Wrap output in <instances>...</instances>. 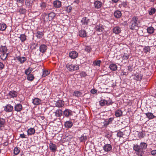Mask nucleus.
Listing matches in <instances>:
<instances>
[{
	"label": "nucleus",
	"mask_w": 156,
	"mask_h": 156,
	"mask_svg": "<svg viewBox=\"0 0 156 156\" xmlns=\"http://www.w3.org/2000/svg\"><path fill=\"white\" fill-rule=\"evenodd\" d=\"M139 23L140 21L137 17L134 16L129 23V27L131 30H137L139 27Z\"/></svg>",
	"instance_id": "1"
},
{
	"label": "nucleus",
	"mask_w": 156,
	"mask_h": 156,
	"mask_svg": "<svg viewBox=\"0 0 156 156\" xmlns=\"http://www.w3.org/2000/svg\"><path fill=\"white\" fill-rule=\"evenodd\" d=\"M66 67L67 70L71 72L72 71L77 70L79 69L78 65H74L71 62L67 64Z\"/></svg>",
	"instance_id": "2"
},
{
	"label": "nucleus",
	"mask_w": 156,
	"mask_h": 156,
	"mask_svg": "<svg viewBox=\"0 0 156 156\" xmlns=\"http://www.w3.org/2000/svg\"><path fill=\"white\" fill-rule=\"evenodd\" d=\"M18 93L15 90H12L9 91L7 94V96L10 98L14 99L17 97Z\"/></svg>",
	"instance_id": "3"
},
{
	"label": "nucleus",
	"mask_w": 156,
	"mask_h": 156,
	"mask_svg": "<svg viewBox=\"0 0 156 156\" xmlns=\"http://www.w3.org/2000/svg\"><path fill=\"white\" fill-rule=\"evenodd\" d=\"M100 105L101 106H105L107 105H109L112 104V102L111 100H109L108 101L104 99H101L99 101Z\"/></svg>",
	"instance_id": "4"
},
{
	"label": "nucleus",
	"mask_w": 156,
	"mask_h": 156,
	"mask_svg": "<svg viewBox=\"0 0 156 156\" xmlns=\"http://www.w3.org/2000/svg\"><path fill=\"white\" fill-rule=\"evenodd\" d=\"M42 19L43 21L45 23L50 21L48 13L46 12L44 13L42 15Z\"/></svg>",
	"instance_id": "5"
},
{
	"label": "nucleus",
	"mask_w": 156,
	"mask_h": 156,
	"mask_svg": "<svg viewBox=\"0 0 156 156\" xmlns=\"http://www.w3.org/2000/svg\"><path fill=\"white\" fill-rule=\"evenodd\" d=\"M13 107L10 104H7L4 107V110L7 112H12L13 109Z\"/></svg>",
	"instance_id": "6"
},
{
	"label": "nucleus",
	"mask_w": 156,
	"mask_h": 156,
	"mask_svg": "<svg viewBox=\"0 0 156 156\" xmlns=\"http://www.w3.org/2000/svg\"><path fill=\"white\" fill-rule=\"evenodd\" d=\"M22 105L20 103L16 104L14 107V110L17 112H20L23 109Z\"/></svg>",
	"instance_id": "7"
},
{
	"label": "nucleus",
	"mask_w": 156,
	"mask_h": 156,
	"mask_svg": "<svg viewBox=\"0 0 156 156\" xmlns=\"http://www.w3.org/2000/svg\"><path fill=\"white\" fill-rule=\"evenodd\" d=\"M53 5L55 8H60L62 6V2L58 0H56L53 2Z\"/></svg>",
	"instance_id": "8"
},
{
	"label": "nucleus",
	"mask_w": 156,
	"mask_h": 156,
	"mask_svg": "<svg viewBox=\"0 0 156 156\" xmlns=\"http://www.w3.org/2000/svg\"><path fill=\"white\" fill-rule=\"evenodd\" d=\"M133 149L136 152L142 153L143 152V151L142 150L140 146L137 144L134 145Z\"/></svg>",
	"instance_id": "9"
},
{
	"label": "nucleus",
	"mask_w": 156,
	"mask_h": 156,
	"mask_svg": "<svg viewBox=\"0 0 156 156\" xmlns=\"http://www.w3.org/2000/svg\"><path fill=\"white\" fill-rule=\"evenodd\" d=\"M64 115L66 117L70 116L73 115V112L71 110L66 109L63 112Z\"/></svg>",
	"instance_id": "10"
},
{
	"label": "nucleus",
	"mask_w": 156,
	"mask_h": 156,
	"mask_svg": "<svg viewBox=\"0 0 156 156\" xmlns=\"http://www.w3.org/2000/svg\"><path fill=\"white\" fill-rule=\"evenodd\" d=\"M69 57L72 59H75L78 56V53L75 51H72L69 54Z\"/></svg>",
	"instance_id": "11"
},
{
	"label": "nucleus",
	"mask_w": 156,
	"mask_h": 156,
	"mask_svg": "<svg viewBox=\"0 0 156 156\" xmlns=\"http://www.w3.org/2000/svg\"><path fill=\"white\" fill-rule=\"evenodd\" d=\"M47 48L48 47L46 45L44 44H41L40 46L39 51L41 52L44 53L46 51Z\"/></svg>",
	"instance_id": "12"
},
{
	"label": "nucleus",
	"mask_w": 156,
	"mask_h": 156,
	"mask_svg": "<svg viewBox=\"0 0 156 156\" xmlns=\"http://www.w3.org/2000/svg\"><path fill=\"white\" fill-rule=\"evenodd\" d=\"M112 145L109 144H105L103 147V150L106 152L110 151L112 150Z\"/></svg>",
	"instance_id": "13"
},
{
	"label": "nucleus",
	"mask_w": 156,
	"mask_h": 156,
	"mask_svg": "<svg viewBox=\"0 0 156 156\" xmlns=\"http://www.w3.org/2000/svg\"><path fill=\"white\" fill-rule=\"evenodd\" d=\"M143 76L140 74L136 73L134 75V80L137 81H140L142 78Z\"/></svg>",
	"instance_id": "14"
},
{
	"label": "nucleus",
	"mask_w": 156,
	"mask_h": 156,
	"mask_svg": "<svg viewBox=\"0 0 156 156\" xmlns=\"http://www.w3.org/2000/svg\"><path fill=\"white\" fill-rule=\"evenodd\" d=\"M35 0H26L25 4L26 6L30 8L33 4Z\"/></svg>",
	"instance_id": "15"
},
{
	"label": "nucleus",
	"mask_w": 156,
	"mask_h": 156,
	"mask_svg": "<svg viewBox=\"0 0 156 156\" xmlns=\"http://www.w3.org/2000/svg\"><path fill=\"white\" fill-rule=\"evenodd\" d=\"M55 105L56 107L58 108L62 107L64 105V102L62 100H59L56 102Z\"/></svg>",
	"instance_id": "16"
},
{
	"label": "nucleus",
	"mask_w": 156,
	"mask_h": 156,
	"mask_svg": "<svg viewBox=\"0 0 156 156\" xmlns=\"http://www.w3.org/2000/svg\"><path fill=\"white\" fill-rule=\"evenodd\" d=\"M94 6L96 9H100L102 6V2L99 1H96L94 3Z\"/></svg>",
	"instance_id": "17"
},
{
	"label": "nucleus",
	"mask_w": 156,
	"mask_h": 156,
	"mask_svg": "<svg viewBox=\"0 0 156 156\" xmlns=\"http://www.w3.org/2000/svg\"><path fill=\"white\" fill-rule=\"evenodd\" d=\"M90 22V20L87 17H83L81 22L82 25H87Z\"/></svg>",
	"instance_id": "18"
},
{
	"label": "nucleus",
	"mask_w": 156,
	"mask_h": 156,
	"mask_svg": "<svg viewBox=\"0 0 156 156\" xmlns=\"http://www.w3.org/2000/svg\"><path fill=\"white\" fill-rule=\"evenodd\" d=\"M49 147L50 150L52 151L55 152L56 151L57 147L55 144L51 143L49 144Z\"/></svg>",
	"instance_id": "19"
},
{
	"label": "nucleus",
	"mask_w": 156,
	"mask_h": 156,
	"mask_svg": "<svg viewBox=\"0 0 156 156\" xmlns=\"http://www.w3.org/2000/svg\"><path fill=\"white\" fill-rule=\"evenodd\" d=\"M62 111L60 108L56 110V111L54 112L55 116L57 117L61 116L62 114Z\"/></svg>",
	"instance_id": "20"
},
{
	"label": "nucleus",
	"mask_w": 156,
	"mask_h": 156,
	"mask_svg": "<svg viewBox=\"0 0 156 156\" xmlns=\"http://www.w3.org/2000/svg\"><path fill=\"white\" fill-rule=\"evenodd\" d=\"M121 31L120 28L119 27L116 26L114 27L113 29V33L116 34H118Z\"/></svg>",
	"instance_id": "21"
},
{
	"label": "nucleus",
	"mask_w": 156,
	"mask_h": 156,
	"mask_svg": "<svg viewBox=\"0 0 156 156\" xmlns=\"http://www.w3.org/2000/svg\"><path fill=\"white\" fill-rule=\"evenodd\" d=\"M5 119L2 118H0V129H2V128L5 126Z\"/></svg>",
	"instance_id": "22"
},
{
	"label": "nucleus",
	"mask_w": 156,
	"mask_h": 156,
	"mask_svg": "<svg viewBox=\"0 0 156 156\" xmlns=\"http://www.w3.org/2000/svg\"><path fill=\"white\" fill-rule=\"evenodd\" d=\"M114 15L116 18H119L121 16L122 13L121 11L116 10L114 12Z\"/></svg>",
	"instance_id": "23"
},
{
	"label": "nucleus",
	"mask_w": 156,
	"mask_h": 156,
	"mask_svg": "<svg viewBox=\"0 0 156 156\" xmlns=\"http://www.w3.org/2000/svg\"><path fill=\"white\" fill-rule=\"evenodd\" d=\"M73 123L70 121H67L65 123L64 125L66 128H70L72 126Z\"/></svg>",
	"instance_id": "24"
},
{
	"label": "nucleus",
	"mask_w": 156,
	"mask_h": 156,
	"mask_svg": "<svg viewBox=\"0 0 156 156\" xmlns=\"http://www.w3.org/2000/svg\"><path fill=\"white\" fill-rule=\"evenodd\" d=\"M79 36L83 37H85L87 36V34L86 31L84 30H82L79 31Z\"/></svg>",
	"instance_id": "25"
},
{
	"label": "nucleus",
	"mask_w": 156,
	"mask_h": 156,
	"mask_svg": "<svg viewBox=\"0 0 156 156\" xmlns=\"http://www.w3.org/2000/svg\"><path fill=\"white\" fill-rule=\"evenodd\" d=\"M35 132V130L34 128H31L28 129L27 131V134L28 135H31L34 134Z\"/></svg>",
	"instance_id": "26"
},
{
	"label": "nucleus",
	"mask_w": 156,
	"mask_h": 156,
	"mask_svg": "<svg viewBox=\"0 0 156 156\" xmlns=\"http://www.w3.org/2000/svg\"><path fill=\"white\" fill-rule=\"evenodd\" d=\"M18 38H20L22 42H23L27 39V36L25 34H21L20 37H18Z\"/></svg>",
	"instance_id": "27"
},
{
	"label": "nucleus",
	"mask_w": 156,
	"mask_h": 156,
	"mask_svg": "<svg viewBox=\"0 0 156 156\" xmlns=\"http://www.w3.org/2000/svg\"><path fill=\"white\" fill-rule=\"evenodd\" d=\"M109 67L111 70L115 71L117 69V66L115 64L112 63L109 65Z\"/></svg>",
	"instance_id": "28"
},
{
	"label": "nucleus",
	"mask_w": 156,
	"mask_h": 156,
	"mask_svg": "<svg viewBox=\"0 0 156 156\" xmlns=\"http://www.w3.org/2000/svg\"><path fill=\"white\" fill-rule=\"evenodd\" d=\"M44 35V33L42 32L37 31L36 34V37L38 38L41 39L42 38Z\"/></svg>",
	"instance_id": "29"
},
{
	"label": "nucleus",
	"mask_w": 156,
	"mask_h": 156,
	"mask_svg": "<svg viewBox=\"0 0 156 156\" xmlns=\"http://www.w3.org/2000/svg\"><path fill=\"white\" fill-rule=\"evenodd\" d=\"M122 112L120 109H118L115 112V115L116 117H119L121 116Z\"/></svg>",
	"instance_id": "30"
},
{
	"label": "nucleus",
	"mask_w": 156,
	"mask_h": 156,
	"mask_svg": "<svg viewBox=\"0 0 156 156\" xmlns=\"http://www.w3.org/2000/svg\"><path fill=\"white\" fill-rule=\"evenodd\" d=\"M7 27V26L5 24L3 23H0V30L4 31Z\"/></svg>",
	"instance_id": "31"
},
{
	"label": "nucleus",
	"mask_w": 156,
	"mask_h": 156,
	"mask_svg": "<svg viewBox=\"0 0 156 156\" xmlns=\"http://www.w3.org/2000/svg\"><path fill=\"white\" fill-rule=\"evenodd\" d=\"M48 14L51 21L56 16L55 13L54 12H51L48 13Z\"/></svg>",
	"instance_id": "32"
},
{
	"label": "nucleus",
	"mask_w": 156,
	"mask_h": 156,
	"mask_svg": "<svg viewBox=\"0 0 156 156\" xmlns=\"http://www.w3.org/2000/svg\"><path fill=\"white\" fill-rule=\"evenodd\" d=\"M17 59L21 63H23L27 60L26 58L24 57H19Z\"/></svg>",
	"instance_id": "33"
},
{
	"label": "nucleus",
	"mask_w": 156,
	"mask_h": 156,
	"mask_svg": "<svg viewBox=\"0 0 156 156\" xmlns=\"http://www.w3.org/2000/svg\"><path fill=\"white\" fill-rule=\"evenodd\" d=\"M7 50V49L6 46L1 45L0 47V51L2 52L3 53H6Z\"/></svg>",
	"instance_id": "34"
},
{
	"label": "nucleus",
	"mask_w": 156,
	"mask_h": 156,
	"mask_svg": "<svg viewBox=\"0 0 156 156\" xmlns=\"http://www.w3.org/2000/svg\"><path fill=\"white\" fill-rule=\"evenodd\" d=\"M8 53H4L2 54L0 56L1 59L3 60H5L8 55Z\"/></svg>",
	"instance_id": "35"
},
{
	"label": "nucleus",
	"mask_w": 156,
	"mask_h": 156,
	"mask_svg": "<svg viewBox=\"0 0 156 156\" xmlns=\"http://www.w3.org/2000/svg\"><path fill=\"white\" fill-rule=\"evenodd\" d=\"M96 29L97 31L101 32L103 31L104 28L101 25H97L96 26Z\"/></svg>",
	"instance_id": "36"
},
{
	"label": "nucleus",
	"mask_w": 156,
	"mask_h": 156,
	"mask_svg": "<svg viewBox=\"0 0 156 156\" xmlns=\"http://www.w3.org/2000/svg\"><path fill=\"white\" fill-rule=\"evenodd\" d=\"M142 151L143 150H145L147 147V144L146 143L144 142H142L140 143V145Z\"/></svg>",
	"instance_id": "37"
},
{
	"label": "nucleus",
	"mask_w": 156,
	"mask_h": 156,
	"mask_svg": "<svg viewBox=\"0 0 156 156\" xmlns=\"http://www.w3.org/2000/svg\"><path fill=\"white\" fill-rule=\"evenodd\" d=\"M40 99L36 98L33 100L32 102L35 105H38L40 103Z\"/></svg>",
	"instance_id": "38"
},
{
	"label": "nucleus",
	"mask_w": 156,
	"mask_h": 156,
	"mask_svg": "<svg viewBox=\"0 0 156 156\" xmlns=\"http://www.w3.org/2000/svg\"><path fill=\"white\" fill-rule=\"evenodd\" d=\"M147 32L150 34L153 33L154 32V29L152 27H150L147 28Z\"/></svg>",
	"instance_id": "39"
},
{
	"label": "nucleus",
	"mask_w": 156,
	"mask_h": 156,
	"mask_svg": "<svg viewBox=\"0 0 156 156\" xmlns=\"http://www.w3.org/2000/svg\"><path fill=\"white\" fill-rule=\"evenodd\" d=\"M145 115L149 119H152L154 117V116L153 114L151 112L146 113H145Z\"/></svg>",
	"instance_id": "40"
},
{
	"label": "nucleus",
	"mask_w": 156,
	"mask_h": 156,
	"mask_svg": "<svg viewBox=\"0 0 156 156\" xmlns=\"http://www.w3.org/2000/svg\"><path fill=\"white\" fill-rule=\"evenodd\" d=\"M101 62L100 60H95L93 62V64L94 66H97L100 67V64Z\"/></svg>",
	"instance_id": "41"
},
{
	"label": "nucleus",
	"mask_w": 156,
	"mask_h": 156,
	"mask_svg": "<svg viewBox=\"0 0 156 156\" xmlns=\"http://www.w3.org/2000/svg\"><path fill=\"white\" fill-rule=\"evenodd\" d=\"M32 70L33 69L32 68L29 67L28 69L25 70V73L27 75L30 74V73H31Z\"/></svg>",
	"instance_id": "42"
},
{
	"label": "nucleus",
	"mask_w": 156,
	"mask_h": 156,
	"mask_svg": "<svg viewBox=\"0 0 156 156\" xmlns=\"http://www.w3.org/2000/svg\"><path fill=\"white\" fill-rule=\"evenodd\" d=\"M82 94V93L79 91H75L74 92L73 95L77 97L80 96Z\"/></svg>",
	"instance_id": "43"
},
{
	"label": "nucleus",
	"mask_w": 156,
	"mask_h": 156,
	"mask_svg": "<svg viewBox=\"0 0 156 156\" xmlns=\"http://www.w3.org/2000/svg\"><path fill=\"white\" fill-rule=\"evenodd\" d=\"M19 12L21 14H24L26 12V10L23 8H19L18 9Z\"/></svg>",
	"instance_id": "44"
},
{
	"label": "nucleus",
	"mask_w": 156,
	"mask_h": 156,
	"mask_svg": "<svg viewBox=\"0 0 156 156\" xmlns=\"http://www.w3.org/2000/svg\"><path fill=\"white\" fill-rule=\"evenodd\" d=\"M34 78V75L32 74L27 75V79L30 81H32L33 80Z\"/></svg>",
	"instance_id": "45"
},
{
	"label": "nucleus",
	"mask_w": 156,
	"mask_h": 156,
	"mask_svg": "<svg viewBox=\"0 0 156 156\" xmlns=\"http://www.w3.org/2000/svg\"><path fill=\"white\" fill-rule=\"evenodd\" d=\"M20 151V148H19V147H15L14 150V153L15 155H16L18 154H19Z\"/></svg>",
	"instance_id": "46"
},
{
	"label": "nucleus",
	"mask_w": 156,
	"mask_h": 156,
	"mask_svg": "<svg viewBox=\"0 0 156 156\" xmlns=\"http://www.w3.org/2000/svg\"><path fill=\"white\" fill-rule=\"evenodd\" d=\"M92 50L91 47L88 46H85V47L84 50L85 51L88 53L90 52Z\"/></svg>",
	"instance_id": "47"
},
{
	"label": "nucleus",
	"mask_w": 156,
	"mask_h": 156,
	"mask_svg": "<svg viewBox=\"0 0 156 156\" xmlns=\"http://www.w3.org/2000/svg\"><path fill=\"white\" fill-rule=\"evenodd\" d=\"M150 47L149 46H145L144 48V51L145 53L150 52Z\"/></svg>",
	"instance_id": "48"
},
{
	"label": "nucleus",
	"mask_w": 156,
	"mask_h": 156,
	"mask_svg": "<svg viewBox=\"0 0 156 156\" xmlns=\"http://www.w3.org/2000/svg\"><path fill=\"white\" fill-rule=\"evenodd\" d=\"M129 57V55L127 54H125L122 56V60H127Z\"/></svg>",
	"instance_id": "49"
},
{
	"label": "nucleus",
	"mask_w": 156,
	"mask_h": 156,
	"mask_svg": "<svg viewBox=\"0 0 156 156\" xmlns=\"http://www.w3.org/2000/svg\"><path fill=\"white\" fill-rule=\"evenodd\" d=\"M87 137L86 136H84L83 135L80 138V140L81 142H85L87 139Z\"/></svg>",
	"instance_id": "50"
},
{
	"label": "nucleus",
	"mask_w": 156,
	"mask_h": 156,
	"mask_svg": "<svg viewBox=\"0 0 156 156\" xmlns=\"http://www.w3.org/2000/svg\"><path fill=\"white\" fill-rule=\"evenodd\" d=\"M156 12V9L154 8H152L151 10L148 12L149 14L151 15L154 14Z\"/></svg>",
	"instance_id": "51"
},
{
	"label": "nucleus",
	"mask_w": 156,
	"mask_h": 156,
	"mask_svg": "<svg viewBox=\"0 0 156 156\" xmlns=\"http://www.w3.org/2000/svg\"><path fill=\"white\" fill-rule=\"evenodd\" d=\"M127 5V4L126 2H123L121 3V4L119 5V7L120 8H122V7L126 8Z\"/></svg>",
	"instance_id": "52"
},
{
	"label": "nucleus",
	"mask_w": 156,
	"mask_h": 156,
	"mask_svg": "<svg viewBox=\"0 0 156 156\" xmlns=\"http://www.w3.org/2000/svg\"><path fill=\"white\" fill-rule=\"evenodd\" d=\"M50 73V72L48 70H44L43 72V73L42 75V76L43 77H45L49 74Z\"/></svg>",
	"instance_id": "53"
},
{
	"label": "nucleus",
	"mask_w": 156,
	"mask_h": 156,
	"mask_svg": "<svg viewBox=\"0 0 156 156\" xmlns=\"http://www.w3.org/2000/svg\"><path fill=\"white\" fill-rule=\"evenodd\" d=\"M47 4L44 2H43L40 4V6L42 9H44L46 6Z\"/></svg>",
	"instance_id": "54"
},
{
	"label": "nucleus",
	"mask_w": 156,
	"mask_h": 156,
	"mask_svg": "<svg viewBox=\"0 0 156 156\" xmlns=\"http://www.w3.org/2000/svg\"><path fill=\"white\" fill-rule=\"evenodd\" d=\"M123 135V133L121 131L118 132L117 134V136L119 137H122Z\"/></svg>",
	"instance_id": "55"
},
{
	"label": "nucleus",
	"mask_w": 156,
	"mask_h": 156,
	"mask_svg": "<svg viewBox=\"0 0 156 156\" xmlns=\"http://www.w3.org/2000/svg\"><path fill=\"white\" fill-rule=\"evenodd\" d=\"M72 10V7L71 6H68L66 8V11L68 12H70Z\"/></svg>",
	"instance_id": "56"
},
{
	"label": "nucleus",
	"mask_w": 156,
	"mask_h": 156,
	"mask_svg": "<svg viewBox=\"0 0 156 156\" xmlns=\"http://www.w3.org/2000/svg\"><path fill=\"white\" fill-rule=\"evenodd\" d=\"M104 127H106L110 124L108 121V119L105 120L103 123Z\"/></svg>",
	"instance_id": "57"
},
{
	"label": "nucleus",
	"mask_w": 156,
	"mask_h": 156,
	"mask_svg": "<svg viewBox=\"0 0 156 156\" xmlns=\"http://www.w3.org/2000/svg\"><path fill=\"white\" fill-rule=\"evenodd\" d=\"M138 135L140 138H143L145 136V135L142 132L139 133Z\"/></svg>",
	"instance_id": "58"
},
{
	"label": "nucleus",
	"mask_w": 156,
	"mask_h": 156,
	"mask_svg": "<svg viewBox=\"0 0 156 156\" xmlns=\"http://www.w3.org/2000/svg\"><path fill=\"white\" fill-rule=\"evenodd\" d=\"M20 137L22 138H27L26 135H25L24 133L21 134L20 135Z\"/></svg>",
	"instance_id": "59"
},
{
	"label": "nucleus",
	"mask_w": 156,
	"mask_h": 156,
	"mask_svg": "<svg viewBox=\"0 0 156 156\" xmlns=\"http://www.w3.org/2000/svg\"><path fill=\"white\" fill-rule=\"evenodd\" d=\"M4 65L1 62H0V70H2L4 68Z\"/></svg>",
	"instance_id": "60"
},
{
	"label": "nucleus",
	"mask_w": 156,
	"mask_h": 156,
	"mask_svg": "<svg viewBox=\"0 0 156 156\" xmlns=\"http://www.w3.org/2000/svg\"><path fill=\"white\" fill-rule=\"evenodd\" d=\"M114 120V118L112 117L109 118L108 120V122L110 123H112V121Z\"/></svg>",
	"instance_id": "61"
},
{
	"label": "nucleus",
	"mask_w": 156,
	"mask_h": 156,
	"mask_svg": "<svg viewBox=\"0 0 156 156\" xmlns=\"http://www.w3.org/2000/svg\"><path fill=\"white\" fill-rule=\"evenodd\" d=\"M151 153L153 155H156V150H152L151 151Z\"/></svg>",
	"instance_id": "62"
},
{
	"label": "nucleus",
	"mask_w": 156,
	"mask_h": 156,
	"mask_svg": "<svg viewBox=\"0 0 156 156\" xmlns=\"http://www.w3.org/2000/svg\"><path fill=\"white\" fill-rule=\"evenodd\" d=\"M90 92L92 94H94L96 93L97 90L95 89H92L91 90Z\"/></svg>",
	"instance_id": "63"
},
{
	"label": "nucleus",
	"mask_w": 156,
	"mask_h": 156,
	"mask_svg": "<svg viewBox=\"0 0 156 156\" xmlns=\"http://www.w3.org/2000/svg\"><path fill=\"white\" fill-rule=\"evenodd\" d=\"M128 70L129 72H131L132 70V66H128Z\"/></svg>",
	"instance_id": "64"
}]
</instances>
